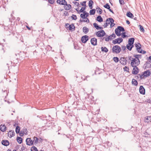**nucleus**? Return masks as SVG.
<instances>
[{
	"label": "nucleus",
	"mask_w": 151,
	"mask_h": 151,
	"mask_svg": "<svg viewBox=\"0 0 151 151\" xmlns=\"http://www.w3.org/2000/svg\"><path fill=\"white\" fill-rule=\"evenodd\" d=\"M134 46L136 47V50L138 52L142 54H145L146 52V51L145 50H143L141 48V45L140 43H135Z\"/></svg>",
	"instance_id": "f257e3e1"
},
{
	"label": "nucleus",
	"mask_w": 151,
	"mask_h": 151,
	"mask_svg": "<svg viewBox=\"0 0 151 151\" xmlns=\"http://www.w3.org/2000/svg\"><path fill=\"white\" fill-rule=\"evenodd\" d=\"M121 50V47L117 45L113 46L112 48V52L114 53L118 54L120 52Z\"/></svg>",
	"instance_id": "f03ea898"
},
{
	"label": "nucleus",
	"mask_w": 151,
	"mask_h": 151,
	"mask_svg": "<svg viewBox=\"0 0 151 151\" xmlns=\"http://www.w3.org/2000/svg\"><path fill=\"white\" fill-rule=\"evenodd\" d=\"M106 33L104 30H101L97 32L96 35L97 37H102L105 35Z\"/></svg>",
	"instance_id": "7ed1b4c3"
},
{
	"label": "nucleus",
	"mask_w": 151,
	"mask_h": 151,
	"mask_svg": "<svg viewBox=\"0 0 151 151\" xmlns=\"http://www.w3.org/2000/svg\"><path fill=\"white\" fill-rule=\"evenodd\" d=\"M123 41V39L121 37H119L116 39H115L112 41V43L114 44L117 43L120 44Z\"/></svg>",
	"instance_id": "20e7f679"
},
{
	"label": "nucleus",
	"mask_w": 151,
	"mask_h": 151,
	"mask_svg": "<svg viewBox=\"0 0 151 151\" xmlns=\"http://www.w3.org/2000/svg\"><path fill=\"white\" fill-rule=\"evenodd\" d=\"M120 63L123 65H126L127 63V60L125 57H122L119 60Z\"/></svg>",
	"instance_id": "39448f33"
},
{
	"label": "nucleus",
	"mask_w": 151,
	"mask_h": 151,
	"mask_svg": "<svg viewBox=\"0 0 151 151\" xmlns=\"http://www.w3.org/2000/svg\"><path fill=\"white\" fill-rule=\"evenodd\" d=\"M26 144L29 145H32L33 144V142L32 140L30 138H27L26 140Z\"/></svg>",
	"instance_id": "423d86ee"
},
{
	"label": "nucleus",
	"mask_w": 151,
	"mask_h": 151,
	"mask_svg": "<svg viewBox=\"0 0 151 151\" xmlns=\"http://www.w3.org/2000/svg\"><path fill=\"white\" fill-rule=\"evenodd\" d=\"M88 40V37L87 35H85L81 38V41L83 43H85Z\"/></svg>",
	"instance_id": "0eeeda50"
},
{
	"label": "nucleus",
	"mask_w": 151,
	"mask_h": 151,
	"mask_svg": "<svg viewBox=\"0 0 151 151\" xmlns=\"http://www.w3.org/2000/svg\"><path fill=\"white\" fill-rule=\"evenodd\" d=\"M97 39L95 37L92 38L91 40V43L93 45H97Z\"/></svg>",
	"instance_id": "6e6552de"
},
{
	"label": "nucleus",
	"mask_w": 151,
	"mask_h": 151,
	"mask_svg": "<svg viewBox=\"0 0 151 151\" xmlns=\"http://www.w3.org/2000/svg\"><path fill=\"white\" fill-rule=\"evenodd\" d=\"M139 91L140 93L144 94L145 93V90L142 86H141L139 88Z\"/></svg>",
	"instance_id": "1a4fd4ad"
},
{
	"label": "nucleus",
	"mask_w": 151,
	"mask_h": 151,
	"mask_svg": "<svg viewBox=\"0 0 151 151\" xmlns=\"http://www.w3.org/2000/svg\"><path fill=\"white\" fill-rule=\"evenodd\" d=\"M1 144L4 146H7L9 145V142L7 140H3L1 141Z\"/></svg>",
	"instance_id": "9d476101"
},
{
	"label": "nucleus",
	"mask_w": 151,
	"mask_h": 151,
	"mask_svg": "<svg viewBox=\"0 0 151 151\" xmlns=\"http://www.w3.org/2000/svg\"><path fill=\"white\" fill-rule=\"evenodd\" d=\"M135 61L134 66V67L136 69L138 70V68L137 66H138L140 64L139 60H137V59H136Z\"/></svg>",
	"instance_id": "9b49d317"
},
{
	"label": "nucleus",
	"mask_w": 151,
	"mask_h": 151,
	"mask_svg": "<svg viewBox=\"0 0 151 151\" xmlns=\"http://www.w3.org/2000/svg\"><path fill=\"white\" fill-rule=\"evenodd\" d=\"M134 41V38H131L129 39L128 40V43L129 45H133Z\"/></svg>",
	"instance_id": "f8f14e48"
},
{
	"label": "nucleus",
	"mask_w": 151,
	"mask_h": 151,
	"mask_svg": "<svg viewBox=\"0 0 151 151\" xmlns=\"http://www.w3.org/2000/svg\"><path fill=\"white\" fill-rule=\"evenodd\" d=\"M15 135V133L14 131H9L8 133V136L10 138L13 137Z\"/></svg>",
	"instance_id": "ddd939ff"
},
{
	"label": "nucleus",
	"mask_w": 151,
	"mask_h": 151,
	"mask_svg": "<svg viewBox=\"0 0 151 151\" xmlns=\"http://www.w3.org/2000/svg\"><path fill=\"white\" fill-rule=\"evenodd\" d=\"M6 127L5 125H1L0 126V129L2 132H4L6 130Z\"/></svg>",
	"instance_id": "4468645a"
},
{
	"label": "nucleus",
	"mask_w": 151,
	"mask_h": 151,
	"mask_svg": "<svg viewBox=\"0 0 151 151\" xmlns=\"http://www.w3.org/2000/svg\"><path fill=\"white\" fill-rule=\"evenodd\" d=\"M93 25L94 26V27L97 30L99 29H103L102 27H99V26L97 23H93Z\"/></svg>",
	"instance_id": "2eb2a0df"
},
{
	"label": "nucleus",
	"mask_w": 151,
	"mask_h": 151,
	"mask_svg": "<svg viewBox=\"0 0 151 151\" xmlns=\"http://www.w3.org/2000/svg\"><path fill=\"white\" fill-rule=\"evenodd\" d=\"M96 20L99 22H101L103 21V19L100 15L98 16L97 17Z\"/></svg>",
	"instance_id": "dca6fc26"
},
{
	"label": "nucleus",
	"mask_w": 151,
	"mask_h": 151,
	"mask_svg": "<svg viewBox=\"0 0 151 151\" xmlns=\"http://www.w3.org/2000/svg\"><path fill=\"white\" fill-rule=\"evenodd\" d=\"M68 28L69 30H70L72 31L73 29V30H74L75 29V27L74 26V24H71L69 25V26Z\"/></svg>",
	"instance_id": "f3484780"
},
{
	"label": "nucleus",
	"mask_w": 151,
	"mask_h": 151,
	"mask_svg": "<svg viewBox=\"0 0 151 151\" xmlns=\"http://www.w3.org/2000/svg\"><path fill=\"white\" fill-rule=\"evenodd\" d=\"M145 76L146 77H147L150 76V72L149 70H147L143 73Z\"/></svg>",
	"instance_id": "a211bd4d"
},
{
	"label": "nucleus",
	"mask_w": 151,
	"mask_h": 151,
	"mask_svg": "<svg viewBox=\"0 0 151 151\" xmlns=\"http://www.w3.org/2000/svg\"><path fill=\"white\" fill-rule=\"evenodd\" d=\"M65 5L66 6H65L64 8L66 10H69L71 8V5L69 4H67V3Z\"/></svg>",
	"instance_id": "6ab92c4d"
},
{
	"label": "nucleus",
	"mask_w": 151,
	"mask_h": 151,
	"mask_svg": "<svg viewBox=\"0 0 151 151\" xmlns=\"http://www.w3.org/2000/svg\"><path fill=\"white\" fill-rule=\"evenodd\" d=\"M126 15L128 17L132 18H133L134 17L133 15L129 12H127Z\"/></svg>",
	"instance_id": "aec40b11"
},
{
	"label": "nucleus",
	"mask_w": 151,
	"mask_h": 151,
	"mask_svg": "<svg viewBox=\"0 0 151 151\" xmlns=\"http://www.w3.org/2000/svg\"><path fill=\"white\" fill-rule=\"evenodd\" d=\"M132 85L135 86H137L138 85L137 81L134 79H132Z\"/></svg>",
	"instance_id": "412c9836"
},
{
	"label": "nucleus",
	"mask_w": 151,
	"mask_h": 151,
	"mask_svg": "<svg viewBox=\"0 0 151 151\" xmlns=\"http://www.w3.org/2000/svg\"><path fill=\"white\" fill-rule=\"evenodd\" d=\"M134 47V45H129V44H127L126 46V47L130 51L132 50V48H133Z\"/></svg>",
	"instance_id": "4be33fe9"
},
{
	"label": "nucleus",
	"mask_w": 151,
	"mask_h": 151,
	"mask_svg": "<svg viewBox=\"0 0 151 151\" xmlns=\"http://www.w3.org/2000/svg\"><path fill=\"white\" fill-rule=\"evenodd\" d=\"M89 30V29L86 27H84L83 28V31L85 34H86L88 33Z\"/></svg>",
	"instance_id": "5701e85b"
},
{
	"label": "nucleus",
	"mask_w": 151,
	"mask_h": 151,
	"mask_svg": "<svg viewBox=\"0 0 151 151\" xmlns=\"http://www.w3.org/2000/svg\"><path fill=\"white\" fill-rule=\"evenodd\" d=\"M96 11L97 13H99L100 14H101L102 13V10L99 7L97 6L96 8Z\"/></svg>",
	"instance_id": "b1692460"
},
{
	"label": "nucleus",
	"mask_w": 151,
	"mask_h": 151,
	"mask_svg": "<svg viewBox=\"0 0 151 151\" xmlns=\"http://www.w3.org/2000/svg\"><path fill=\"white\" fill-rule=\"evenodd\" d=\"M108 37H109V40H111L115 38L116 37V36L114 33H113L111 35L109 36Z\"/></svg>",
	"instance_id": "393cba45"
},
{
	"label": "nucleus",
	"mask_w": 151,
	"mask_h": 151,
	"mask_svg": "<svg viewBox=\"0 0 151 151\" xmlns=\"http://www.w3.org/2000/svg\"><path fill=\"white\" fill-rule=\"evenodd\" d=\"M120 32H124L125 31L124 28L122 26H119L117 28Z\"/></svg>",
	"instance_id": "a878e982"
},
{
	"label": "nucleus",
	"mask_w": 151,
	"mask_h": 151,
	"mask_svg": "<svg viewBox=\"0 0 151 151\" xmlns=\"http://www.w3.org/2000/svg\"><path fill=\"white\" fill-rule=\"evenodd\" d=\"M93 3V2L92 0H90L89 1L88 6L91 9L92 8V5Z\"/></svg>",
	"instance_id": "bb28decb"
},
{
	"label": "nucleus",
	"mask_w": 151,
	"mask_h": 151,
	"mask_svg": "<svg viewBox=\"0 0 151 151\" xmlns=\"http://www.w3.org/2000/svg\"><path fill=\"white\" fill-rule=\"evenodd\" d=\"M136 59V58H132V60H131V66L132 67H134V62H135V61Z\"/></svg>",
	"instance_id": "cd10ccee"
},
{
	"label": "nucleus",
	"mask_w": 151,
	"mask_h": 151,
	"mask_svg": "<svg viewBox=\"0 0 151 151\" xmlns=\"http://www.w3.org/2000/svg\"><path fill=\"white\" fill-rule=\"evenodd\" d=\"M17 142L21 144L22 142V139L21 137H17Z\"/></svg>",
	"instance_id": "c85d7f7f"
},
{
	"label": "nucleus",
	"mask_w": 151,
	"mask_h": 151,
	"mask_svg": "<svg viewBox=\"0 0 151 151\" xmlns=\"http://www.w3.org/2000/svg\"><path fill=\"white\" fill-rule=\"evenodd\" d=\"M101 50L102 51L105 52H107L108 51V49L106 47H101Z\"/></svg>",
	"instance_id": "c756f323"
},
{
	"label": "nucleus",
	"mask_w": 151,
	"mask_h": 151,
	"mask_svg": "<svg viewBox=\"0 0 151 151\" xmlns=\"http://www.w3.org/2000/svg\"><path fill=\"white\" fill-rule=\"evenodd\" d=\"M141 55H134V57L136 59H137V60H139V58H141Z\"/></svg>",
	"instance_id": "7c9ffc66"
},
{
	"label": "nucleus",
	"mask_w": 151,
	"mask_h": 151,
	"mask_svg": "<svg viewBox=\"0 0 151 151\" xmlns=\"http://www.w3.org/2000/svg\"><path fill=\"white\" fill-rule=\"evenodd\" d=\"M21 131H22V132L24 134H25L26 135L27 134V132L28 131H27V129L26 128H24Z\"/></svg>",
	"instance_id": "2f4dec72"
},
{
	"label": "nucleus",
	"mask_w": 151,
	"mask_h": 151,
	"mask_svg": "<svg viewBox=\"0 0 151 151\" xmlns=\"http://www.w3.org/2000/svg\"><path fill=\"white\" fill-rule=\"evenodd\" d=\"M96 10L95 9H93L91 10L90 11V14L91 15H93L95 14Z\"/></svg>",
	"instance_id": "473e14b6"
},
{
	"label": "nucleus",
	"mask_w": 151,
	"mask_h": 151,
	"mask_svg": "<svg viewBox=\"0 0 151 151\" xmlns=\"http://www.w3.org/2000/svg\"><path fill=\"white\" fill-rule=\"evenodd\" d=\"M111 19H112V20H113L114 19L112 18H109L106 19V22H107V24H109L110 23H111Z\"/></svg>",
	"instance_id": "72a5a7b5"
},
{
	"label": "nucleus",
	"mask_w": 151,
	"mask_h": 151,
	"mask_svg": "<svg viewBox=\"0 0 151 151\" xmlns=\"http://www.w3.org/2000/svg\"><path fill=\"white\" fill-rule=\"evenodd\" d=\"M115 32L116 35L118 36H120L121 35L120 32H119V30L117 28L115 29Z\"/></svg>",
	"instance_id": "f704fd0d"
},
{
	"label": "nucleus",
	"mask_w": 151,
	"mask_h": 151,
	"mask_svg": "<svg viewBox=\"0 0 151 151\" xmlns=\"http://www.w3.org/2000/svg\"><path fill=\"white\" fill-rule=\"evenodd\" d=\"M150 118V116H147L145 117V122L147 123L151 122V120L149 119Z\"/></svg>",
	"instance_id": "c9c22d12"
},
{
	"label": "nucleus",
	"mask_w": 151,
	"mask_h": 151,
	"mask_svg": "<svg viewBox=\"0 0 151 151\" xmlns=\"http://www.w3.org/2000/svg\"><path fill=\"white\" fill-rule=\"evenodd\" d=\"M138 70H136L135 69V68L134 67V68H133V71H132V74H137L138 73Z\"/></svg>",
	"instance_id": "e433bc0d"
},
{
	"label": "nucleus",
	"mask_w": 151,
	"mask_h": 151,
	"mask_svg": "<svg viewBox=\"0 0 151 151\" xmlns=\"http://www.w3.org/2000/svg\"><path fill=\"white\" fill-rule=\"evenodd\" d=\"M20 127L18 126H17L16 128V132L17 134L19 133L20 132Z\"/></svg>",
	"instance_id": "4c0bfd02"
},
{
	"label": "nucleus",
	"mask_w": 151,
	"mask_h": 151,
	"mask_svg": "<svg viewBox=\"0 0 151 151\" xmlns=\"http://www.w3.org/2000/svg\"><path fill=\"white\" fill-rule=\"evenodd\" d=\"M38 139L37 137H33V142H35V143H37L38 142Z\"/></svg>",
	"instance_id": "58836bf2"
},
{
	"label": "nucleus",
	"mask_w": 151,
	"mask_h": 151,
	"mask_svg": "<svg viewBox=\"0 0 151 151\" xmlns=\"http://www.w3.org/2000/svg\"><path fill=\"white\" fill-rule=\"evenodd\" d=\"M113 59L115 63H117L119 61V58L117 57H114Z\"/></svg>",
	"instance_id": "ea45409f"
},
{
	"label": "nucleus",
	"mask_w": 151,
	"mask_h": 151,
	"mask_svg": "<svg viewBox=\"0 0 151 151\" xmlns=\"http://www.w3.org/2000/svg\"><path fill=\"white\" fill-rule=\"evenodd\" d=\"M122 51H123V53H125L126 52V47L124 46H122Z\"/></svg>",
	"instance_id": "a19ab883"
},
{
	"label": "nucleus",
	"mask_w": 151,
	"mask_h": 151,
	"mask_svg": "<svg viewBox=\"0 0 151 151\" xmlns=\"http://www.w3.org/2000/svg\"><path fill=\"white\" fill-rule=\"evenodd\" d=\"M61 4L62 5H65L66 4L67 2L65 0H61Z\"/></svg>",
	"instance_id": "79ce46f5"
},
{
	"label": "nucleus",
	"mask_w": 151,
	"mask_h": 151,
	"mask_svg": "<svg viewBox=\"0 0 151 151\" xmlns=\"http://www.w3.org/2000/svg\"><path fill=\"white\" fill-rule=\"evenodd\" d=\"M112 19H111V24H110V27L111 28L112 27H113V26H114V25H115V24H114V19H113V20H112Z\"/></svg>",
	"instance_id": "37998d69"
},
{
	"label": "nucleus",
	"mask_w": 151,
	"mask_h": 151,
	"mask_svg": "<svg viewBox=\"0 0 151 151\" xmlns=\"http://www.w3.org/2000/svg\"><path fill=\"white\" fill-rule=\"evenodd\" d=\"M126 33L123 32L122 33V38H124L126 37H127L128 36L125 35Z\"/></svg>",
	"instance_id": "c03bdc74"
},
{
	"label": "nucleus",
	"mask_w": 151,
	"mask_h": 151,
	"mask_svg": "<svg viewBox=\"0 0 151 151\" xmlns=\"http://www.w3.org/2000/svg\"><path fill=\"white\" fill-rule=\"evenodd\" d=\"M32 151H38L37 148L35 146L32 147L31 148Z\"/></svg>",
	"instance_id": "a18cd8bd"
},
{
	"label": "nucleus",
	"mask_w": 151,
	"mask_h": 151,
	"mask_svg": "<svg viewBox=\"0 0 151 151\" xmlns=\"http://www.w3.org/2000/svg\"><path fill=\"white\" fill-rule=\"evenodd\" d=\"M86 7H82L81 9L79 11V12H83V13H84V12H85V11H84Z\"/></svg>",
	"instance_id": "49530a36"
},
{
	"label": "nucleus",
	"mask_w": 151,
	"mask_h": 151,
	"mask_svg": "<svg viewBox=\"0 0 151 151\" xmlns=\"http://www.w3.org/2000/svg\"><path fill=\"white\" fill-rule=\"evenodd\" d=\"M71 18L72 19H73L74 20H76L77 19L76 15L74 14L72 15V16H71Z\"/></svg>",
	"instance_id": "de8ad7c7"
},
{
	"label": "nucleus",
	"mask_w": 151,
	"mask_h": 151,
	"mask_svg": "<svg viewBox=\"0 0 151 151\" xmlns=\"http://www.w3.org/2000/svg\"><path fill=\"white\" fill-rule=\"evenodd\" d=\"M119 1L121 5H123L125 4L124 0H119Z\"/></svg>",
	"instance_id": "09e8293b"
},
{
	"label": "nucleus",
	"mask_w": 151,
	"mask_h": 151,
	"mask_svg": "<svg viewBox=\"0 0 151 151\" xmlns=\"http://www.w3.org/2000/svg\"><path fill=\"white\" fill-rule=\"evenodd\" d=\"M139 26L140 27V31L142 32H144L145 30H144L143 27L141 25H139Z\"/></svg>",
	"instance_id": "8fccbe9b"
},
{
	"label": "nucleus",
	"mask_w": 151,
	"mask_h": 151,
	"mask_svg": "<svg viewBox=\"0 0 151 151\" xmlns=\"http://www.w3.org/2000/svg\"><path fill=\"white\" fill-rule=\"evenodd\" d=\"M146 77L145 74L143 73V74L140 75V78L141 79L145 78V77Z\"/></svg>",
	"instance_id": "3c124183"
},
{
	"label": "nucleus",
	"mask_w": 151,
	"mask_h": 151,
	"mask_svg": "<svg viewBox=\"0 0 151 151\" xmlns=\"http://www.w3.org/2000/svg\"><path fill=\"white\" fill-rule=\"evenodd\" d=\"M86 19V20H81V22H87V23H89V19L88 18H87V17H86V19Z\"/></svg>",
	"instance_id": "603ef678"
},
{
	"label": "nucleus",
	"mask_w": 151,
	"mask_h": 151,
	"mask_svg": "<svg viewBox=\"0 0 151 151\" xmlns=\"http://www.w3.org/2000/svg\"><path fill=\"white\" fill-rule=\"evenodd\" d=\"M104 38L106 42H108L109 41V37H104Z\"/></svg>",
	"instance_id": "864d4df0"
},
{
	"label": "nucleus",
	"mask_w": 151,
	"mask_h": 151,
	"mask_svg": "<svg viewBox=\"0 0 151 151\" xmlns=\"http://www.w3.org/2000/svg\"><path fill=\"white\" fill-rule=\"evenodd\" d=\"M80 17L83 19H86L85 14L84 13L83 14H81L80 15Z\"/></svg>",
	"instance_id": "5fc2aeb1"
},
{
	"label": "nucleus",
	"mask_w": 151,
	"mask_h": 151,
	"mask_svg": "<svg viewBox=\"0 0 151 151\" xmlns=\"http://www.w3.org/2000/svg\"><path fill=\"white\" fill-rule=\"evenodd\" d=\"M103 6L105 8L107 9L108 7H109V6H110V5H109V4L107 3L105 5H104Z\"/></svg>",
	"instance_id": "6e6d98bb"
},
{
	"label": "nucleus",
	"mask_w": 151,
	"mask_h": 151,
	"mask_svg": "<svg viewBox=\"0 0 151 151\" xmlns=\"http://www.w3.org/2000/svg\"><path fill=\"white\" fill-rule=\"evenodd\" d=\"M124 70L125 71H128L129 70V69L128 67L127 66H125V67L124 68Z\"/></svg>",
	"instance_id": "4d7b16f0"
},
{
	"label": "nucleus",
	"mask_w": 151,
	"mask_h": 151,
	"mask_svg": "<svg viewBox=\"0 0 151 151\" xmlns=\"http://www.w3.org/2000/svg\"><path fill=\"white\" fill-rule=\"evenodd\" d=\"M49 2L51 4H53L55 2L54 0H48Z\"/></svg>",
	"instance_id": "13d9d810"
},
{
	"label": "nucleus",
	"mask_w": 151,
	"mask_h": 151,
	"mask_svg": "<svg viewBox=\"0 0 151 151\" xmlns=\"http://www.w3.org/2000/svg\"><path fill=\"white\" fill-rule=\"evenodd\" d=\"M86 1H84L82 3H81V4L82 6H84L85 7H86Z\"/></svg>",
	"instance_id": "bf43d9fd"
},
{
	"label": "nucleus",
	"mask_w": 151,
	"mask_h": 151,
	"mask_svg": "<svg viewBox=\"0 0 151 151\" xmlns=\"http://www.w3.org/2000/svg\"><path fill=\"white\" fill-rule=\"evenodd\" d=\"M83 13L85 14V17H88L89 15V13L87 12H86V11L84 12V13Z\"/></svg>",
	"instance_id": "052dcab7"
},
{
	"label": "nucleus",
	"mask_w": 151,
	"mask_h": 151,
	"mask_svg": "<svg viewBox=\"0 0 151 151\" xmlns=\"http://www.w3.org/2000/svg\"><path fill=\"white\" fill-rule=\"evenodd\" d=\"M73 3L75 5H76L77 6H79V4L78 2L76 1H73Z\"/></svg>",
	"instance_id": "680f3d73"
},
{
	"label": "nucleus",
	"mask_w": 151,
	"mask_h": 151,
	"mask_svg": "<svg viewBox=\"0 0 151 151\" xmlns=\"http://www.w3.org/2000/svg\"><path fill=\"white\" fill-rule=\"evenodd\" d=\"M108 9L111 12L112 14H114V13L113 11L110 9V6H109V7L107 9Z\"/></svg>",
	"instance_id": "e2e57ef3"
},
{
	"label": "nucleus",
	"mask_w": 151,
	"mask_h": 151,
	"mask_svg": "<svg viewBox=\"0 0 151 151\" xmlns=\"http://www.w3.org/2000/svg\"><path fill=\"white\" fill-rule=\"evenodd\" d=\"M22 131H20V132L19 135L20 137H22L24 135V134L22 132Z\"/></svg>",
	"instance_id": "0e129e2a"
},
{
	"label": "nucleus",
	"mask_w": 151,
	"mask_h": 151,
	"mask_svg": "<svg viewBox=\"0 0 151 151\" xmlns=\"http://www.w3.org/2000/svg\"><path fill=\"white\" fill-rule=\"evenodd\" d=\"M56 2L58 4H61V0H57Z\"/></svg>",
	"instance_id": "69168bd1"
},
{
	"label": "nucleus",
	"mask_w": 151,
	"mask_h": 151,
	"mask_svg": "<svg viewBox=\"0 0 151 151\" xmlns=\"http://www.w3.org/2000/svg\"><path fill=\"white\" fill-rule=\"evenodd\" d=\"M108 24H107V22H106V23H105L104 25V28L106 27H107V26H108Z\"/></svg>",
	"instance_id": "338daca9"
},
{
	"label": "nucleus",
	"mask_w": 151,
	"mask_h": 151,
	"mask_svg": "<svg viewBox=\"0 0 151 151\" xmlns=\"http://www.w3.org/2000/svg\"><path fill=\"white\" fill-rule=\"evenodd\" d=\"M25 147H24L23 145L22 146V147H21V150H22V151H23L24 150H25Z\"/></svg>",
	"instance_id": "774afa93"
}]
</instances>
